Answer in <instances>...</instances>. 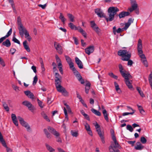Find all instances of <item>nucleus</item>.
Masks as SVG:
<instances>
[{"label": "nucleus", "mask_w": 152, "mask_h": 152, "mask_svg": "<svg viewBox=\"0 0 152 152\" xmlns=\"http://www.w3.org/2000/svg\"><path fill=\"white\" fill-rule=\"evenodd\" d=\"M119 11V10L117 7H111L107 10L108 17L106 16L102 11L99 12V15H97L100 18H104L107 22L111 21L114 19L115 16Z\"/></svg>", "instance_id": "1"}, {"label": "nucleus", "mask_w": 152, "mask_h": 152, "mask_svg": "<svg viewBox=\"0 0 152 152\" xmlns=\"http://www.w3.org/2000/svg\"><path fill=\"white\" fill-rule=\"evenodd\" d=\"M119 68L121 74L125 79V81L127 86L129 89H132L133 88L130 82V81H132L129 80L132 78V76L129 73L127 72L126 70H124L121 64H120L119 65Z\"/></svg>", "instance_id": "2"}, {"label": "nucleus", "mask_w": 152, "mask_h": 152, "mask_svg": "<svg viewBox=\"0 0 152 152\" xmlns=\"http://www.w3.org/2000/svg\"><path fill=\"white\" fill-rule=\"evenodd\" d=\"M118 56L122 57L121 60L124 61H127L130 59L131 54L129 53L126 50H120L118 52Z\"/></svg>", "instance_id": "3"}, {"label": "nucleus", "mask_w": 152, "mask_h": 152, "mask_svg": "<svg viewBox=\"0 0 152 152\" xmlns=\"http://www.w3.org/2000/svg\"><path fill=\"white\" fill-rule=\"evenodd\" d=\"M142 41L141 39H139L138 42L137 50L139 53V55L141 59V61L146 59L145 55L143 54V51L142 50Z\"/></svg>", "instance_id": "4"}, {"label": "nucleus", "mask_w": 152, "mask_h": 152, "mask_svg": "<svg viewBox=\"0 0 152 152\" xmlns=\"http://www.w3.org/2000/svg\"><path fill=\"white\" fill-rule=\"evenodd\" d=\"M48 129L50 132L56 136L57 142L60 143L62 141L60 137H59L60 134L58 132L56 131L53 128L50 126L48 127Z\"/></svg>", "instance_id": "5"}, {"label": "nucleus", "mask_w": 152, "mask_h": 152, "mask_svg": "<svg viewBox=\"0 0 152 152\" xmlns=\"http://www.w3.org/2000/svg\"><path fill=\"white\" fill-rule=\"evenodd\" d=\"M18 118L21 124L23 126L25 127L27 130L29 131L31 129L30 127L28 124L25 122L23 118L20 116H18Z\"/></svg>", "instance_id": "6"}, {"label": "nucleus", "mask_w": 152, "mask_h": 152, "mask_svg": "<svg viewBox=\"0 0 152 152\" xmlns=\"http://www.w3.org/2000/svg\"><path fill=\"white\" fill-rule=\"evenodd\" d=\"M0 142L3 146L6 148V150L7 152H12L11 149L8 147L6 145V143L4 140L3 139V137L0 132Z\"/></svg>", "instance_id": "7"}, {"label": "nucleus", "mask_w": 152, "mask_h": 152, "mask_svg": "<svg viewBox=\"0 0 152 152\" xmlns=\"http://www.w3.org/2000/svg\"><path fill=\"white\" fill-rule=\"evenodd\" d=\"M54 46L59 54H61L62 53L63 50L62 46L59 43L54 42Z\"/></svg>", "instance_id": "8"}, {"label": "nucleus", "mask_w": 152, "mask_h": 152, "mask_svg": "<svg viewBox=\"0 0 152 152\" xmlns=\"http://www.w3.org/2000/svg\"><path fill=\"white\" fill-rule=\"evenodd\" d=\"M96 131L97 132L98 135L100 138L101 140L102 143L103 144L105 143L104 138V132L103 131H101L100 129H96Z\"/></svg>", "instance_id": "9"}, {"label": "nucleus", "mask_w": 152, "mask_h": 152, "mask_svg": "<svg viewBox=\"0 0 152 152\" xmlns=\"http://www.w3.org/2000/svg\"><path fill=\"white\" fill-rule=\"evenodd\" d=\"M18 29L19 30V34L21 37H23L25 33L27 31L26 28L23 25L19 26L18 27Z\"/></svg>", "instance_id": "10"}, {"label": "nucleus", "mask_w": 152, "mask_h": 152, "mask_svg": "<svg viewBox=\"0 0 152 152\" xmlns=\"http://www.w3.org/2000/svg\"><path fill=\"white\" fill-rule=\"evenodd\" d=\"M94 47L93 46H90L85 49V51L86 54L89 55L94 51Z\"/></svg>", "instance_id": "11"}, {"label": "nucleus", "mask_w": 152, "mask_h": 152, "mask_svg": "<svg viewBox=\"0 0 152 152\" xmlns=\"http://www.w3.org/2000/svg\"><path fill=\"white\" fill-rule=\"evenodd\" d=\"M76 73L75 75L78 81L80 82L81 84H83L84 83V81L80 73L77 70L76 71Z\"/></svg>", "instance_id": "12"}, {"label": "nucleus", "mask_w": 152, "mask_h": 152, "mask_svg": "<svg viewBox=\"0 0 152 152\" xmlns=\"http://www.w3.org/2000/svg\"><path fill=\"white\" fill-rule=\"evenodd\" d=\"M130 13L128 12L123 11L121 12L118 15H117L116 16H119V18L121 19L124 18L125 17L128 16Z\"/></svg>", "instance_id": "13"}, {"label": "nucleus", "mask_w": 152, "mask_h": 152, "mask_svg": "<svg viewBox=\"0 0 152 152\" xmlns=\"http://www.w3.org/2000/svg\"><path fill=\"white\" fill-rule=\"evenodd\" d=\"M144 147V146L140 142H137L136 143V146L134 147V148L136 150H141Z\"/></svg>", "instance_id": "14"}, {"label": "nucleus", "mask_w": 152, "mask_h": 152, "mask_svg": "<svg viewBox=\"0 0 152 152\" xmlns=\"http://www.w3.org/2000/svg\"><path fill=\"white\" fill-rule=\"evenodd\" d=\"M75 61L80 69L83 68V64L81 61L77 57L75 58Z\"/></svg>", "instance_id": "15"}, {"label": "nucleus", "mask_w": 152, "mask_h": 152, "mask_svg": "<svg viewBox=\"0 0 152 152\" xmlns=\"http://www.w3.org/2000/svg\"><path fill=\"white\" fill-rule=\"evenodd\" d=\"M11 118L13 123L15 125L18 126V124L15 115L14 114H11Z\"/></svg>", "instance_id": "16"}, {"label": "nucleus", "mask_w": 152, "mask_h": 152, "mask_svg": "<svg viewBox=\"0 0 152 152\" xmlns=\"http://www.w3.org/2000/svg\"><path fill=\"white\" fill-rule=\"evenodd\" d=\"M25 94L29 98L33 99L34 98V96L33 94L29 91H25Z\"/></svg>", "instance_id": "17"}, {"label": "nucleus", "mask_w": 152, "mask_h": 152, "mask_svg": "<svg viewBox=\"0 0 152 152\" xmlns=\"http://www.w3.org/2000/svg\"><path fill=\"white\" fill-rule=\"evenodd\" d=\"M11 42L9 39H7L5 41L2 42V45L7 47H9L11 45Z\"/></svg>", "instance_id": "18"}, {"label": "nucleus", "mask_w": 152, "mask_h": 152, "mask_svg": "<svg viewBox=\"0 0 152 152\" xmlns=\"http://www.w3.org/2000/svg\"><path fill=\"white\" fill-rule=\"evenodd\" d=\"M102 113L105 119L108 122L109 121V119L108 117V114L106 110L104 109L102 111Z\"/></svg>", "instance_id": "19"}, {"label": "nucleus", "mask_w": 152, "mask_h": 152, "mask_svg": "<svg viewBox=\"0 0 152 152\" xmlns=\"http://www.w3.org/2000/svg\"><path fill=\"white\" fill-rule=\"evenodd\" d=\"M27 42L26 40L25 41L23 42V45L24 48L27 50V51L28 52H30V50L28 45L26 44Z\"/></svg>", "instance_id": "20"}, {"label": "nucleus", "mask_w": 152, "mask_h": 152, "mask_svg": "<svg viewBox=\"0 0 152 152\" xmlns=\"http://www.w3.org/2000/svg\"><path fill=\"white\" fill-rule=\"evenodd\" d=\"M69 26L72 29L78 30V26L77 27H76L72 23H70L69 24Z\"/></svg>", "instance_id": "21"}, {"label": "nucleus", "mask_w": 152, "mask_h": 152, "mask_svg": "<svg viewBox=\"0 0 152 152\" xmlns=\"http://www.w3.org/2000/svg\"><path fill=\"white\" fill-rule=\"evenodd\" d=\"M22 104L27 107L28 108L32 105L30 102L27 101L23 102Z\"/></svg>", "instance_id": "22"}, {"label": "nucleus", "mask_w": 152, "mask_h": 152, "mask_svg": "<svg viewBox=\"0 0 152 152\" xmlns=\"http://www.w3.org/2000/svg\"><path fill=\"white\" fill-rule=\"evenodd\" d=\"M91 111L93 113H94L96 115H97L98 116H100L101 115V113L99 111H97L94 109H91Z\"/></svg>", "instance_id": "23"}, {"label": "nucleus", "mask_w": 152, "mask_h": 152, "mask_svg": "<svg viewBox=\"0 0 152 152\" xmlns=\"http://www.w3.org/2000/svg\"><path fill=\"white\" fill-rule=\"evenodd\" d=\"M44 132L47 138L50 139L51 137V134L48 132L47 129H44Z\"/></svg>", "instance_id": "24"}, {"label": "nucleus", "mask_w": 152, "mask_h": 152, "mask_svg": "<svg viewBox=\"0 0 152 152\" xmlns=\"http://www.w3.org/2000/svg\"><path fill=\"white\" fill-rule=\"evenodd\" d=\"M137 106L140 113L142 115H144L145 114V112L142 107L141 106H140L138 104H137Z\"/></svg>", "instance_id": "25"}, {"label": "nucleus", "mask_w": 152, "mask_h": 152, "mask_svg": "<svg viewBox=\"0 0 152 152\" xmlns=\"http://www.w3.org/2000/svg\"><path fill=\"white\" fill-rule=\"evenodd\" d=\"M56 87L58 91L61 93L62 91L65 88L62 87L61 85H58L56 86Z\"/></svg>", "instance_id": "26"}, {"label": "nucleus", "mask_w": 152, "mask_h": 152, "mask_svg": "<svg viewBox=\"0 0 152 152\" xmlns=\"http://www.w3.org/2000/svg\"><path fill=\"white\" fill-rule=\"evenodd\" d=\"M148 81L151 86V89L152 90V72H151L148 77Z\"/></svg>", "instance_id": "27"}, {"label": "nucleus", "mask_w": 152, "mask_h": 152, "mask_svg": "<svg viewBox=\"0 0 152 152\" xmlns=\"http://www.w3.org/2000/svg\"><path fill=\"white\" fill-rule=\"evenodd\" d=\"M41 115L43 118L47 121L48 122L50 121V120L49 118L46 115L45 113L44 112H42L41 113Z\"/></svg>", "instance_id": "28"}, {"label": "nucleus", "mask_w": 152, "mask_h": 152, "mask_svg": "<svg viewBox=\"0 0 152 152\" xmlns=\"http://www.w3.org/2000/svg\"><path fill=\"white\" fill-rule=\"evenodd\" d=\"M137 90L138 91L139 93L141 96L143 97L144 96V95L142 91H141V88L139 87H137L136 88Z\"/></svg>", "instance_id": "29"}, {"label": "nucleus", "mask_w": 152, "mask_h": 152, "mask_svg": "<svg viewBox=\"0 0 152 152\" xmlns=\"http://www.w3.org/2000/svg\"><path fill=\"white\" fill-rule=\"evenodd\" d=\"M114 143L115 144V145L113 146H112L113 148L114 149V148H121V146L118 144V143L117 142V140L114 141Z\"/></svg>", "instance_id": "30"}, {"label": "nucleus", "mask_w": 152, "mask_h": 152, "mask_svg": "<svg viewBox=\"0 0 152 152\" xmlns=\"http://www.w3.org/2000/svg\"><path fill=\"white\" fill-rule=\"evenodd\" d=\"M45 145L47 149L50 152H52L55 151V150L52 148L50 146L47 144H46Z\"/></svg>", "instance_id": "31"}, {"label": "nucleus", "mask_w": 152, "mask_h": 152, "mask_svg": "<svg viewBox=\"0 0 152 152\" xmlns=\"http://www.w3.org/2000/svg\"><path fill=\"white\" fill-rule=\"evenodd\" d=\"M3 105L4 109L6 110L7 111H9V108L6 103L5 102H3Z\"/></svg>", "instance_id": "32"}, {"label": "nucleus", "mask_w": 152, "mask_h": 152, "mask_svg": "<svg viewBox=\"0 0 152 152\" xmlns=\"http://www.w3.org/2000/svg\"><path fill=\"white\" fill-rule=\"evenodd\" d=\"M68 64L69 65L70 68V69L72 68V69L73 71H76L75 68L74 67V64L72 61L68 63Z\"/></svg>", "instance_id": "33"}, {"label": "nucleus", "mask_w": 152, "mask_h": 152, "mask_svg": "<svg viewBox=\"0 0 152 152\" xmlns=\"http://www.w3.org/2000/svg\"><path fill=\"white\" fill-rule=\"evenodd\" d=\"M60 15L59 17V18L61 20L63 24L64 23L65 21L66 20V19L64 18L61 13H60Z\"/></svg>", "instance_id": "34"}, {"label": "nucleus", "mask_w": 152, "mask_h": 152, "mask_svg": "<svg viewBox=\"0 0 152 152\" xmlns=\"http://www.w3.org/2000/svg\"><path fill=\"white\" fill-rule=\"evenodd\" d=\"M71 133L73 137H76L78 136V133L77 132L71 130Z\"/></svg>", "instance_id": "35"}, {"label": "nucleus", "mask_w": 152, "mask_h": 152, "mask_svg": "<svg viewBox=\"0 0 152 152\" xmlns=\"http://www.w3.org/2000/svg\"><path fill=\"white\" fill-rule=\"evenodd\" d=\"M67 16L70 20L71 22H73L74 21V17L73 15L71 14H68Z\"/></svg>", "instance_id": "36"}, {"label": "nucleus", "mask_w": 152, "mask_h": 152, "mask_svg": "<svg viewBox=\"0 0 152 152\" xmlns=\"http://www.w3.org/2000/svg\"><path fill=\"white\" fill-rule=\"evenodd\" d=\"M140 141L143 144L147 142L146 139L143 137H141Z\"/></svg>", "instance_id": "37"}, {"label": "nucleus", "mask_w": 152, "mask_h": 152, "mask_svg": "<svg viewBox=\"0 0 152 152\" xmlns=\"http://www.w3.org/2000/svg\"><path fill=\"white\" fill-rule=\"evenodd\" d=\"M61 79H55V82L56 86L58 85H61Z\"/></svg>", "instance_id": "38"}, {"label": "nucleus", "mask_w": 152, "mask_h": 152, "mask_svg": "<svg viewBox=\"0 0 152 152\" xmlns=\"http://www.w3.org/2000/svg\"><path fill=\"white\" fill-rule=\"evenodd\" d=\"M95 31V32L98 34H99V33L100 32V30L99 27L97 26H96L95 28H93Z\"/></svg>", "instance_id": "39"}, {"label": "nucleus", "mask_w": 152, "mask_h": 152, "mask_svg": "<svg viewBox=\"0 0 152 152\" xmlns=\"http://www.w3.org/2000/svg\"><path fill=\"white\" fill-rule=\"evenodd\" d=\"M12 87L16 92H18L19 91V87L16 86L13 84L12 85Z\"/></svg>", "instance_id": "40"}, {"label": "nucleus", "mask_w": 152, "mask_h": 152, "mask_svg": "<svg viewBox=\"0 0 152 152\" xmlns=\"http://www.w3.org/2000/svg\"><path fill=\"white\" fill-rule=\"evenodd\" d=\"M37 101L39 106L41 108H42L43 107L44 105L42 104V102L39 99H37Z\"/></svg>", "instance_id": "41"}, {"label": "nucleus", "mask_w": 152, "mask_h": 152, "mask_svg": "<svg viewBox=\"0 0 152 152\" xmlns=\"http://www.w3.org/2000/svg\"><path fill=\"white\" fill-rule=\"evenodd\" d=\"M12 28H10L9 31L7 32V34L4 36L5 37V38H6L10 36L12 33Z\"/></svg>", "instance_id": "42"}, {"label": "nucleus", "mask_w": 152, "mask_h": 152, "mask_svg": "<svg viewBox=\"0 0 152 152\" xmlns=\"http://www.w3.org/2000/svg\"><path fill=\"white\" fill-rule=\"evenodd\" d=\"M55 79H61V75L57 72L55 73Z\"/></svg>", "instance_id": "43"}, {"label": "nucleus", "mask_w": 152, "mask_h": 152, "mask_svg": "<svg viewBox=\"0 0 152 152\" xmlns=\"http://www.w3.org/2000/svg\"><path fill=\"white\" fill-rule=\"evenodd\" d=\"M37 75H36L34 78V80L33 83V85H34L36 84L37 81Z\"/></svg>", "instance_id": "44"}, {"label": "nucleus", "mask_w": 152, "mask_h": 152, "mask_svg": "<svg viewBox=\"0 0 152 152\" xmlns=\"http://www.w3.org/2000/svg\"><path fill=\"white\" fill-rule=\"evenodd\" d=\"M126 129L127 130H129L131 132H132L133 130V129L132 126L130 125H127Z\"/></svg>", "instance_id": "45"}, {"label": "nucleus", "mask_w": 152, "mask_h": 152, "mask_svg": "<svg viewBox=\"0 0 152 152\" xmlns=\"http://www.w3.org/2000/svg\"><path fill=\"white\" fill-rule=\"evenodd\" d=\"M65 57L66 59L68 64L72 62L71 59L69 56H65Z\"/></svg>", "instance_id": "46"}, {"label": "nucleus", "mask_w": 152, "mask_h": 152, "mask_svg": "<svg viewBox=\"0 0 152 152\" xmlns=\"http://www.w3.org/2000/svg\"><path fill=\"white\" fill-rule=\"evenodd\" d=\"M143 63V65H144L147 67L148 66V62L146 60V59H145V60H143L141 61Z\"/></svg>", "instance_id": "47"}, {"label": "nucleus", "mask_w": 152, "mask_h": 152, "mask_svg": "<svg viewBox=\"0 0 152 152\" xmlns=\"http://www.w3.org/2000/svg\"><path fill=\"white\" fill-rule=\"evenodd\" d=\"M77 30L82 34H83V33H85L86 32L81 27L79 26H78V29Z\"/></svg>", "instance_id": "48"}, {"label": "nucleus", "mask_w": 152, "mask_h": 152, "mask_svg": "<svg viewBox=\"0 0 152 152\" xmlns=\"http://www.w3.org/2000/svg\"><path fill=\"white\" fill-rule=\"evenodd\" d=\"M63 90V91L61 92V93L63 94L65 96H67L68 95V93L66 90L65 89H64V90Z\"/></svg>", "instance_id": "49"}, {"label": "nucleus", "mask_w": 152, "mask_h": 152, "mask_svg": "<svg viewBox=\"0 0 152 152\" xmlns=\"http://www.w3.org/2000/svg\"><path fill=\"white\" fill-rule=\"evenodd\" d=\"M17 23L18 24L19 26H21V25H23V24H22L21 19L19 17H18V18Z\"/></svg>", "instance_id": "50"}, {"label": "nucleus", "mask_w": 152, "mask_h": 152, "mask_svg": "<svg viewBox=\"0 0 152 152\" xmlns=\"http://www.w3.org/2000/svg\"><path fill=\"white\" fill-rule=\"evenodd\" d=\"M109 75L111 77L115 79H118V76L114 75L113 73H109Z\"/></svg>", "instance_id": "51"}, {"label": "nucleus", "mask_w": 152, "mask_h": 152, "mask_svg": "<svg viewBox=\"0 0 152 152\" xmlns=\"http://www.w3.org/2000/svg\"><path fill=\"white\" fill-rule=\"evenodd\" d=\"M28 109L31 112H33L34 111L36 110V108L34 107V106L32 105L31 107L28 108Z\"/></svg>", "instance_id": "52"}, {"label": "nucleus", "mask_w": 152, "mask_h": 152, "mask_svg": "<svg viewBox=\"0 0 152 152\" xmlns=\"http://www.w3.org/2000/svg\"><path fill=\"white\" fill-rule=\"evenodd\" d=\"M12 41L15 42L16 43L19 44H20V41L17 39L15 37H14L12 39Z\"/></svg>", "instance_id": "53"}, {"label": "nucleus", "mask_w": 152, "mask_h": 152, "mask_svg": "<svg viewBox=\"0 0 152 152\" xmlns=\"http://www.w3.org/2000/svg\"><path fill=\"white\" fill-rule=\"evenodd\" d=\"M137 7V3H134L132 4V7L133 9V10H135Z\"/></svg>", "instance_id": "54"}, {"label": "nucleus", "mask_w": 152, "mask_h": 152, "mask_svg": "<svg viewBox=\"0 0 152 152\" xmlns=\"http://www.w3.org/2000/svg\"><path fill=\"white\" fill-rule=\"evenodd\" d=\"M85 127L87 131L88 130H89V129H91L89 125L87 123H86V124L85 125Z\"/></svg>", "instance_id": "55"}, {"label": "nucleus", "mask_w": 152, "mask_h": 152, "mask_svg": "<svg viewBox=\"0 0 152 152\" xmlns=\"http://www.w3.org/2000/svg\"><path fill=\"white\" fill-rule=\"evenodd\" d=\"M91 27L93 28H95L96 26H97L95 22L93 21H91Z\"/></svg>", "instance_id": "56"}, {"label": "nucleus", "mask_w": 152, "mask_h": 152, "mask_svg": "<svg viewBox=\"0 0 152 152\" xmlns=\"http://www.w3.org/2000/svg\"><path fill=\"white\" fill-rule=\"evenodd\" d=\"M0 64L2 65L3 67L5 66V64L3 60L0 57Z\"/></svg>", "instance_id": "57"}, {"label": "nucleus", "mask_w": 152, "mask_h": 152, "mask_svg": "<svg viewBox=\"0 0 152 152\" xmlns=\"http://www.w3.org/2000/svg\"><path fill=\"white\" fill-rule=\"evenodd\" d=\"M134 113V111H133L132 112H131V113H127V112L124 113H123L122 115L123 116H124L125 115H129V114L132 115Z\"/></svg>", "instance_id": "58"}, {"label": "nucleus", "mask_w": 152, "mask_h": 152, "mask_svg": "<svg viewBox=\"0 0 152 152\" xmlns=\"http://www.w3.org/2000/svg\"><path fill=\"white\" fill-rule=\"evenodd\" d=\"M101 11H102L101 10V9L99 8L96 9L95 10V13L97 15H99V12Z\"/></svg>", "instance_id": "59"}, {"label": "nucleus", "mask_w": 152, "mask_h": 152, "mask_svg": "<svg viewBox=\"0 0 152 152\" xmlns=\"http://www.w3.org/2000/svg\"><path fill=\"white\" fill-rule=\"evenodd\" d=\"M127 61H128L127 65L128 66H132L133 64V62L132 61L129 59Z\"/></svg>", "instance_id": "60"}, {"label": "nucleus", "mask_w": 152, "mask_h": 152, "mask_svg": "<svg viewBox=\"0 0 152 152\" xmlns=\"http://www.w3.org/2000/svg\"><path fill=\"white\" fill-rule=\"evenodd\" d=\"M11 5V7H12V9L14 11H16V9L15 4L14 3V1L10 3Z\"/></svg>", "instance_id": "61"}, {"label": "nucleus", "mask_w": 152, "mask_h": 152, "mask_svg": "<svg viewBox=\"0 0 152 152\" xmlns=\"http://www.w3.org/2000/svg\"><path fill=\"white\" fill-rule=\"evenodd\" d=\"M115 88L116 90L118 93H120L121 92V91L119 87V86L115 87Z\"/></svg>", "instance_id": "62"}, {"label": "nucleus", "mask_w": 152, "mask_h": 152, "mask_svg": "<svg viewBox=\"0 0 152 152\" xmlns=\"http://www.w3.org/2000/svg\"><path fill=\"white\" fill-rule=\"evenodd\" d=\"M10 51L11 52L12 54L13 55L15 52L16 50L14 48H11L10 49Z\"/></svg>", "instance_id": "63"}, {"label": "nucleus", "mask_w": 152, "mask_h": 152, "mask_svg": "<svg viewBox=\"0 0 152 152\" xmlns=\"http://www.w3.org/2000/svg\"><path fill=\"white\" fill-rule=\"evenodd\" d=\"M130 26V25L128 23H126L125 24V26L123 28L125 30H126Z\"/></svg>", "instance_id": "64"}]
</instances>
